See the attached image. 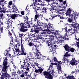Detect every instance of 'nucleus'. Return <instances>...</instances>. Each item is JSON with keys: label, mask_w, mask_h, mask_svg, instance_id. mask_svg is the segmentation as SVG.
<instances>
[{"label": "nucleus", "mask_w": 79, "mask_h": 79, "mask_svg": "<svg viewBox=\"0 0 79 79\" xmlns=\"http://www.w3.org/2000/svg\"><path fill=\"white\" fill-rule=\"evenodd\" d=\"M16 16V18H18V16H20V15H19V14H15Z\"/></svg>", "instance_id": "338daca9"}, {"label": "nucleus", "mask_w": 79, "mask_h": 79, "mask_svg": "<svg viewBox=\"0 0 79 79\" xmlns=\"http://www.w3.org/2000/svg\"><path fill=\"white\" fill-rule=\"evenodd\" d=\"M7 24H8L9 25H10H10H11V24H12V23L13 22V21H12L10 20V21L8 20V21H7Z\"/></svg>", "instance_id": "4c0bfd02"}, {"label": "nucleus", "mask_w": 79, "mask_h": 79, "mask_svg": "<svg viewBox=\"0 0 79 79\" xmlns=\"http://www.w3.org/2000/svg\"><path fill=\"white\" fill-rule=\"evenodd\" d=\"M21 51L22 53H24V52H25L26 50H25V49H24V47H23V44H22V41H21Z\"/></svg>", "instance_id": "aec40b11"}, {"label": "nucleus", "mask_w": 79, "mask_h": 79, "mask_svg": "<svg viewBox=\"0 0 79 79\" xmlns=\"http://www.w3.org/2000/svg\"><path fill=\"white\" fill-rule=\"evenodd\" d=\"M72 26H73V27H75L76 28H77V27L79 28V24L77 23H73Z\"/></svg>", "instance_id": "c756f323"}, {"label": "nucleus", "mask_w": 79, "mask_h": 79, "mask_svg": "<svg viewBox=\"0 0 79 79\" xmlns=\"http://www.w3.org/2000/svg\"><path fill=\"white\" fill-rule=\"evenodd\" d=\"M35 49L36 51H37L38 52L37 53H36V55L35 56H37V59H38V60H39V59H42V55L40 54V52H39V50L38 49H37V48H36Z\"/></svg>", "instance_id": "39448f33"}, {"label": "nucleus", "mask_w": 79, "mask_h": 79, "mask_svg": "<svg viewBox=\"0 0 79 79\" xmlns=\"http://www.w3.org/2000/svg\"><path fill=\"white\" fill-rule=\"evenodd\" d=\"M69 52V51H68V52H66L65 54L64 55V57H68V56H70V55L69 54V53H68Z\"/></svg>", "instance_id": "e433bc0d"}, {"label": "nucleus", "mask_w": 79, "mask_h": 79, "mask_svg": "<svg viewBox=\"0 0 79 79\" xmlns=\"http://www.w3.org/2000/svg\"><path fill=\"white\" fill-rule=\"evenodd\" d=\"M53 60L54 61V62H55V63H58V62H60L61 61H58V60L56 59V58L55 57L53 58Z\"/></svg>", "instance_id": "ea45409f"}, {"label": "nucleus", "mask_w": 79, "mask_h": 79, "mask_svg": "<svg viewBox=\"0 0 79 79\" xmlns=\"http://www.w3.org/2000/svg\"><path fill=\"white\" fill-rule=\"evenodd\" d=\"M45 77L47 78V79H53V76H52L51 74L49 75L48 77Z\"/></svg>", "instance_id": "473e14b6"}, {"label": "nucleus", "mask_w": 79, "mask_h": 79, "mask_svg": "<svg viewBox=\"0 0 79 79\" xmlns=\"http://www.w3.org/2000/svg\"><path fill=\"white\" fill-rule=\"evenodd\" d=\"M19 39H21V40H22V37H23L24 35H23V33H21L19 34Z\"/></svg>", "instance_id": "de8ad7c7"}, {"label": "nucleus", "mask_w": 79, "mask_h": 79, "mask_svg": "<svg viewBox=\"0 0 79 79\" xmlns=\"http://www.w3.org/2000/svg\"><path fill=\"white\" fill-rule=\"evenodd\" d=\"M43 10H44V11L43 10V11H44V12L45 13H47V8L45 7H44L43 8Z\"/></svg>", "instance_id": "09e8293b"}, {"label": "nucleus", "mask_w": 79, "mask_h": 79, "mask_svg": "<svg viewBox=\"0 0 79 79\" xmlns=\"http://www.w3.org/2000/svg\"><path fill=\"white\" fill-rule=\"evenodd\" d=\"M40 29H39V28H36L35 27V28L34 29V28H31V29L30 32H31L32 33L33 32H35V34H39V31H40Z\"/></svg>", "instance_id": "423d86ee"}, {"label": "nucleus", "mask_w": 79, "mask_h": 79, "mask_svg": "<svg viewBox=\"0 0 79 79\" xmlns=\"http://www.w3.org/2000/svg\"><path fill=\"white\" fill-rule=\"evenodd\" d=\"M38 39H41L43 41V42H44V40H44V38H42V37L41 36H40L39 37H38Z\"/></svg>", "instance_id": "3c124183"}, {"label": "nucleus", "mask_w": 79, "mask_h": 79, "mask_svg": "<svg viewBox=\"0 0 79 79\" xmlns=\"http://www.w3.org/2000/svg\"><path fill=\"white\" fill-rule=\"evenodd\" d=\"M1 1V6H0V10H7L5 8V5L6 3L4 2L5 0H0Z\"/></svg>", "instance_id": "20e7f679"}, {"label": "nucleus", "mask_w": 79, "mask_h": 79, "mask_svg": "<svg viewBox=\"0 0 79 79\" xmlns=\"http://www.w3.org/2000/svg\"><path fill=\"white\" fill-rule=\"evenodd\" d=\"M24 70H22L21 71L20 70H18V71H17V73H18V74L19 75L20 74H23L24 73Z\"/></svg>", "instance_id": "7c9ffc66"}, {"label": "nucleus", "mask_w": 79, "mask_h": 79, "mask_svg": "<svg viewBox=\"0 0 79 79\" xmlns=\"http://www.w3.org/2000/svg\"><path fill=\"white\" fill-rule=\"evenodd\" d=\"M52 34L54 35H59L60 34L58 33V31H55L53 32H51Z\"/></svg>", "instance_id": "2f4dec72"}, {"label": "nucleus", "mask_w": 79, "mask_h": 79, "mask_svg": "<svg viewBox=\"0 0 79 79\" xmlns=\"http://www.w3.org/2000/svg\"><path fill=\"white\" fill-rule=\"evenodd\" d=\"M8 4L9 5H11L13 4V2H12V1H10L8 3Z\"/></svg>", "instance_id": "4d7b16f0"}, {"label": "nucleus", "mask_w": 79, "mask_h": 79, "mask_svg": "<svg viewBox=\"0 0 79 79\" xmlns=\"http://www.w3.org/2000/svg\"><path fill=\"white\" fill-rule=\"evenodd\" d=\"M76 31V30L75 29H68V33L70 32L71 34H74Z\"/></svg>", "instance_id": "9b49d317"}, {"label": "nucleus", "mask_w": 79, "mask_h": 79, "mask_svg": "<svg viewBox=\"0 0 79 79\" xmlns=\"http://www.w3.org/2000/svg\"><path fill=\"white\" fill-rule=\"evenodd\" d=\"M44 27L45 29V28L46 27H47V29L49 28V27H48V24H47V23H45L44 24Z\"/></svg>", "instance_id": "a18cd8bd"}, {"label": "nucleus", "mask_w": 79, "mask_h": 79, "mask_svg": "<svg viewBox=\"0 0 79 79\" xmlns=\"http://www.w3.org/2000/svg\"><path fill=\"white\" fill-rule=\"evenodd\" d=\"M52 26H53V25H52V24H51L50 23H49L48 24V26H49V27H53L52 26Z\"/></svg>", "instance_id": "bf43d9fd"}, {"label": "nucleus", "mask_w": 79, "mask_h": 79, "mask_svg": "<svg viewBox=\"0 0 79 79\" xmlns=\"http://www.w3.org/2000/svg\"><path fill=\"white\" fill-rule=\"evenodd\" d=\"M6 12H7V10L0 9V19H2V18L3 17V14L2 13H6Z\"/></svg>", "instance_id": "9d476101"}, {"label": "nucleus", "mask_w": 79, "mask_h": 79, "mask_svg": "<svg viewBox=\"0 0 79 79\" xmlns=\"http://www.w3.org/2000/svg\"><path fill=\"white\" fill-rule=\"evenodd\" d=\"M43 74L44 76H46L45 77H48L50 74L49 73V72L48 71H44V72L43 73Z\"/></svg>", "instance_id": "bb28decb"}, {"label": "nucleus", "mask_w": 79, "mask_h": 79, "mask_svg": "<svg viewBox=\"0 0 79 79\" xmlns=\"http://www.w3.org/2000/svg\"><path fill=\"white\" fill-rule=\"evenodd\" d=\"M73 19L74 18H68V19L67 20V21L69 23H73Z\"/></svg>", "instance_id": "5701e85b"}, {"label": "nucleus", "mask_w": 79, "mask_h": 79, "mask_svg": "<svg viewBox=\"0 0 79 79\" xmlns=\"http://www.w3.org/2000/svg\"><path fill=\"white\" fill-rule=\"evenodd\" d=\"M12 11H13L14 13H18V12H19V11L18 10V8H17L15 10H13Z\"/></svg>", "instance_id": "49530a36"}, {"label": "nucleus", "mask_w": 79, "mask_h": 79, "mask_svg": "<svg viewBox=\"0 0 79 79\" xmlns=\"http://www.w3.org/2000/svg\"><path fill=\"white\" fill-rule=\"evenodd\" d=\"M64 29L65 32H66L67 33H68V31H67L68 30V28H67V27H65L64 28Z\"/></svg>", "instance_id": "052dcab7"}, {"label": "nucleus", "mask_w": 79, "mask_h": 79, "mask_svg": "<svg viewBox=\"0 0 79 79\" xmlns=\"http://www.w3.org/2000/svg\"><path fill=\"white\" fill-rule=\"evenodd\" d=\"M9 17L11 18L12 19H16V14H10L9 15Z\"/></svg>", "instance_id": "dca6fc26"}, {"label": "nucleus", "mask_w": 79, "mask_h": 79, "mask_svg": "<svg viewBox=\"0 0 79 79\" xmlns=\"http://www.w3.org/2000/svg\"><path fill=\"white\" fill-rule=\"evenodd\" d=\"M51 8H49V10L50 11H52V10H54L56 9V8H54V7H52V5H51Z\"/></svg>", "instance_id": "37998d69"}, {"label": "nucleus", "mask_w": 79, "mask_h": 79, "mask_svg": "<svg viewBox=\"0 0 79 79\" xmlns=\"http://www.w3.org/2000/svg\"><path fill=\"white\" fill-rule=\"evenodd\" d=\"M55 65L57 66V69L58 70V71L61 72V65L62 64V63H61V61L58 62V63H54Z\"/></svg>", "instance_id": "0eeeda50"}, {"label": "nucleus", "mask_w": 79, "mask_h": 79, "mask_svg": "<svg viewBox=\"0 0 79 79\" xmlns=\"http://www.w3.org/2000/svg\"><path fill=\"white\" fill-rule=\"evenodd\" d=\"M63 11H64V9H57V10H55V12L56 13H57V14H59V15H62L63 14Z\"/></svg>", "instance_id": "f8f14e48"}, {"label": "nucleus", "mask_w": 79, "mask_h": 79, "mask_svg": "<svg viewBox=\"0 0 79 79\" xmlns=\"http://www.w3.org/2000/svg\"><path fill=\"white\" fill-rule=\"evenodd\" d=\"M18 38L17 39V38H15V42H19V40H18Z\"/></svg>", "instance_id": "6e6d98bb"}, {"label": "nucleus", "mask_w": 79, "mask_h": 79, "mask_svg": "<svg viewBox=\"0 0 79 79\" xmlns=\"http://www.w3.org/2000/svg\"><path fill=\"white\" fill-rule=\"evenodd\" d=\"M69 36L68 35H64V37H63V39H64V40H69Z\"/></svg>", "instance_id": "a878e982"}, {"label": "nucleus", "mask_w": 79, "mask_h": 79, "mask_svg": "<svg viewBox=\"0 0 79 79\" xmlns=\"http://www.w3.org/2000/svg\"><path fill=\"white\" fill-rule=\"evenodd\" d=\"M36 26H37V27L39 26H41L42 25L41 24V22L40 20H37V24L36 25Z\"/></svg>", "instance_id": "f704fd0d"}, {"label": "nucleus", "mask_w": 79, "mask_h": 79, "mask_svg": "<svg viewBox=\"0 0 79 79\" xmlns=\"http://www.w3.org/2000/svg\"><path fill=\"white\" fill-rule=\"evenodd\" d=\"M35 12H37L38 10H39V8H40V7H38V6L36 5L35 6Z\"/></svg>", "instance_id": "c9c22d12"}, {"label": "nucleus", "mask_w": 79, "mask_h": 79, "mask_svg": "<svg viewBox=\"0 0 79 79\" xmlns=\"http://www.w3.org/2000/svg\"><path fill=\"white\" fill-rule=\"evenodd\" d=\"M59 17L61 19H64V17L63 16H60Z\"/></svg>", "instance_id": "774afa93"}, {"label": "nucleus", "mask_w": 79, "mask_h": 79, "mask_svg": "<svg viewBox=\"0 0 79 79\" xmlns=\"http://www.w3.org/2000/svg\"><path fill=\"white\" fill-rule=\"evenodd\" d=\"M63 4L65 6H64L65 8H66V6H67V4H66V1H65L64 2H63Z\"/></svg>", "instance_id": "c03bdc74"}, {"label": "nucleus", "mask_w": 79, "mask_h": 79, "mask_svg": "<svg viewBox=\"0 0 79 79\" xmlns=\"http://www.w3.org/2000/svg\"><path fill=\"white\" fill-rule=\"evenodd\" d=\"M64 48L65 50V51H69V49L70 48V47H69L68 44H65L64 46Z\"/></svg>", "instance_id": "6ab92c4d"}, {"label": "nucleus", "mask_w": 79, "mask_h": 79, "mask_svg": "<svg viewBox=\"0 0 79 79\" xmlns=\"http://www.w3.org/2000/svg\"><path fill=\"white\" fill-rule=\"evenodd\" d=\"M15 48V50H16L15 52L16 53H17V52H18V54H19V55H26V52H25L24 53H23V52H22V51H20V50H19V49L16 48Z\"/></svg>", "instance_id": "6e6552de"}, {"label": "nucleus", "mask_w": 79, "mask_h": 79, "mask_svg": "<svg viewBox=\"0 0 79 79\" xmlns=\"http://www.w3.org/2000/svg\"><path fill=\"white\" fill-rule=\"evenodd\" d=\"M28 72L25 71L22 74H21L20 77H24L25 76H26L27 75V74Z\"/></svg>", "instance_id": "c85d7f7f"}, {"label": "nucleus", "mask_w": 79, "mask_h": 79, "mask_svg": "<svg viewBox=\"0 0 79 79\" xmlns=\"http://www.w3.org/2000/svg\"><path fill=\"white\" fill-rule=\"evenodd\" d=\"M74 18H78V14H77L76 13H74Z\"/></svg>", "instance_id": "603ef678"}, {"label": "nucleus", "mask_w": 79, "mask_h": 79, "mask_svg": "<svg viewBox=\"0 0 79 79\" xmlns=\"http://www.w3.org/2000/svg\"><path fill=\"white\" fill-rule=\"evenodd\" d=\"M63 40L60 39H58L57 40H56V42L57 43V44H61L62 42H63Z\"/></svg>", "instance_id": "b1692460"}, {"label": "nucleus", "mask_w": 79, "mask_h": 79, "mask_svg": "<svg viewBox=\"0 0 79 79\" xmlns=\"http://www.w3.org/2000/svg\"><path fill=\"white\" fill-rule=\"evenodd\" d=\"M75 50V49L74 48H71L69 49V51H70L71 52H74Z\"/></svg>", "instance_id": "79ce46f5"}, {"label": "nucleus", "mask_w": 79, "mask_h": 79, "mask_svg": "<svg viewBox=\"0 0 79 79\" xmlns=\"http://www.w3.org/2000/svg\"><path fill=\"white\" fill-rule=\"evenodd\" d=\"M71 13V9L69 8L67 10L66 13V16H68V15Z\"/></svg>", "instance_id": "412c9836"}, {"label": "nucleus", "mask_w": 79, "mask_h": 79, "mask_svg": "<svg viewBox=\"0 0 79 79\" xmlns=\"http://www.w3.org/2000/svg\"><path fill=\"white\" fill-rule=\"evenodd\" d=\"M11 39L10 40V44H13V37L11 36V37L10 38Z\"/></svg>", "instance_id": "5fc2aeb1"}, {"label": "nucleus", "mask_w": 79, "mask_h": 79, "mask_svg": "<svg viewBox=\"0 0 79 79\" xmlns=\"http://www.w3.org/2000/svg\"><path fill=\"white\" fill-rule=\"evenodd\" d=\"M57 15H56V14H54L53 15V16L52 18V20L53 19V18H56V17H57Z\"/></svg>", "instance_id": "8fccbe9b"}, {"label": "nucleus", "mask_w": 79, "mask_h": 79, "mask_svg": "<svg viewBox=\"0 0 79 79\" xmlns=\"http://www.w3.org/2000/svg\"><path fill=\"white\" fill-rule=\"evenodd\" d=\"M49 71V74H54L55 73V71H54V69H52V70H50V69H48L47 71Z\"/></svg>", "instance_id": "72a5a7b5"}, {"label": "nucleus", "mask_w": 79, "mask_h": 79, "mask_svg": "<svg viewBox=\"0 0 79 79\" xmlns=\"http://www.w3.org/2000/svg\"><path fill=\"white\" fill-rule=\"evenodd\" d=\"M40 30H39V31H43V32H40V34H48V32H47V30L46 29H44V30H43L42 29V28L40 27Z\"/></svg>", "instance_id": "2eb2a0df"}, {"label": "nucleus", "mask_w": 79, "mask_h": 79, "mask_svg": "<svg viewBox=\"0 0 79 79\" xmlns=\"http://www.w3.org/2000/svg\"><path fill=\"white\" fill-rule=\"evenodd\" d=\"M27 24V26H28V28H30L31 27V25L32 24H33L32 22V20L31 21H27V22L26 23Z\"/></svg>", "instance_id": "f3484780"}, {"label": "nucleus", "mask_w": 79, "mask_h": 79, "mask_svg": "<svg viewBox=\"0 0 79 79\" xmlns=\"http://www.w3.org/2000/svg\"><path fill=\"white\" fill-rule=\"evenodd\" d=\"M58 3L56 2H54L52 4L51 6H52V7H54V8H56L55 7H57V6H58Z\"/></svg>", "instance_id": "cd10ccee"}, {"label": "nucleus", "mask_w": 79, "mask_h": 79, "mask_svg": "<svg viewBox=\"0 0 79 79\" xmlns=\"http://www.w3.org/2000/svg\"><path fill=\"white\" fill-rule=\"evenodd\" d=\"M25 60V62L29 63V59H25V60Z\"/></svg>", "instance_id": "e2e57ef3"}, {"label": "nucleus", "mask_w": 79, "mask_h": 79, "mask_svg": "<svg viewBox=\"0 0 79 79\" xmlns=\"http://www.w3.org/2000/svg\"><path fill=\"white\" fill-rule=\"evenodd\" d=\"M59 37H60V38H61V39H63V37L64 36V35H59Z\"/></svg>", "instance_id": "0e129e2a"}, {"label": "nucleus", "mask_w": 79, "mask_h": 79, "mask_svg": "<svg viewBox=\"0 0 79 79\" xmlns=\"http://www.w3.org/2000/svg\"><path fill=\"white\" fill-rule=\"evenodd\" d=\"M46 29L47 31V32H48V34H50V33H52V32H54V31H55V29H54V27H49V28H48Z\"/></svg>", "instance_id": "1a4fd4ad"}, {"label": "nucleus", "mask_w": 79, "mask_h": 79, "mask_svg": "<svg viewBox=\"0 0 79 79\" xmlns=\"http://www.w3.org/2000/svg\"><path fill=\"white\" fill-rule=\"evenodd\" d=\"M29 55H30V56H31V57H32V54L31 52H29Z\"/></svg>", "instance_id": "69168bd1"}, {"label": "nucleus", "mask_w": 79, "mask_h": 79, "mask_svg": "<svg viewBox=\"0 0 79 79\" xmlns=\"http://www.w3.org/2000/svg\"><path fill=\"white\" fill-rule=\"evenodd\" d=\"M0 30L1 31L0 32V36H1V34H1V33H3V27H1L0 29Z\"/></svg>", "instance_id": "a19ab883"}, {"label": "nucleus", "mask_w": 79, "mask_h": 79, "mask_svg": "<svg viewBox=\"0 0 79 79\" xmlns=\"http://www.w3.org/2000/svg\"><path fill=\"white\" fill-rule=\"evenodd\" d=\"M66 78L68 79H76L75 77L73 75H69L68 76L65 77Z\"/></svg>", "instance_id": "4be33fe9"}, {"label": "nucleus", "mask_w": 79, "mask_h": 79, "mask_svg": "<svg viewBox=\"0 0 79 79\" xmlns=\"http://www.w3.org/2000/svg\"><path fill=\"white\" fill-rule=\"evenodd\" d=\"M35 72L36 73H40L41 74L42 73V71H44V70L42 69H36V68H35Z\"/></svg>", "instance_id": "4468645a"}, {"label": "nucleus", "mask_w": 79, "mask_h": 79, "mask_svg": "<svg viewBox=\"0 0 79 79\" xmlns=\"http://www.w3.org/2000/svg\"><path fill=\"white\" fill-rule=\"evenodd\" d=\"M35 12L36 13V15H35V19H37V18H39V17L40 16V15H39V13L37 12V11H36V12Z\"/></svg>", "instance_id": "393cba45"}, {"label": "nucleus", "mask_w": 79, "mask_h": 79, "mask_svg": "<svg viewBox=\"0 0 79 79\" xmlns=\"http://www.w3.org/2000/svg\"><path fill=\"white\" fill-rule=\"evenodd\" d=\"M21 69H23V70L25 69L26 71H29V68H31V67L29 66L31 64L29 62H26L25 60H24L23 62H20Z\"/></svg>", "instance_id": "f03ea898"}, {"label": "nucleus", "mask_w": 79, "mask_h": 79, "mask_svg": "<svg viewBox=\"0 0 79 79\" xmlns=\"http://www.w3.org/2000/svg\"><path fill=\"white\" fill-rule=\"evenodd\" d=\"M12 8L13 9V10H16V6L14 4L13 6H12Z\"/></svg>", "instance_id": "864d4df0"}, {"label": "nucleus", "mask_w": 79, "mask_h": 79, "mask_svg": "<svg viewBox=\"0 0 79 79\" xmlns=\"http://www.w3.org/2000/svg\"><path fill=\"white\" fill-rule=\"evenodd\" d=\"M63 60L64 61V62H60V63H70V62L71 61H69L68 60V58H66L65 57H64L63 58Z\"/></svg>", "instance_id": "ddd939ff"}, {"label": "nucleus", "mask_w": 79, "mask_h": 79, "mask_svg": "<svg viewBox=\"0 0 79 79\" xmlns=\"http://www.w3.org/2000/svg\"><path fill=\"white\" fill-rule=\"evenodd\" d=\"M52 40H55V37L53 35H52L51 37H50L48 40L46 39L44 41L45 42H46L47 45L51 48L52 52H53L54 51H55L56 49L57 44L55 43H52L51 41H52Z\"/></svg>", "instance_id": "f257e3e1"}, {"label": "nucleus", "mask_w": 79, "mask_h": 79, "mask_svg": "<svg viewBox=\"0 0 79 79\" xmlns=\"http://www.w3.org/2000/svg\"><path fill=\"white\" fill-rule=\"evenodd\" d=\"M21 13L22 15H24V11L23 10L21 12Z\"/></svg>", "instance_id": "680f3d73"}, {"label": "nucleus", "mask_w": 79, "mask_h": 79, "mask_svg": "<svg viewBox=\"0 0 79 79\" xmlns=\"http://www.w3.org/2000/svg\"><path fill=\"white\" fill-rule=\"evenodd\" d=\"M28 45H29L30 47H31V46H32H32H34L35 48L36 47H35V45H34V44H33L31 42H30L29 43V44H28Z\"/></svg>", "instance_id": "58836bf2"}, {"label": "nucleus", "mask_w": 79, "mask_h": 79, "mask_svg": "<svg viewBox=\"0 0 79 79\" xmlns=\"http://www.w3.org/2000/svg\"><path fill=\"white\" fill-rule=\"evenodd\" d=\"M68 16H69V17H71L70 18H74L73 15L71 14H70Z\"/></svg>", "instance_id": "13d9d810"}, {"label": "nucleus", "mask_w": 79, "mask_h": 79, "mask_svg": "<svg viewBox=\"0 0 79 79\" xmlns=\"http://www.w3.org/2000/svg\"><path fill=\"white\" fill-rule=\"evenodd\" d=\"M26 22L24 23H21L20 24H18L19 26V32H27L28 31V29H27L28 27L27 26H26Z\"/></svg>", "instance_id": "7ed1b4c3"}, {"label": "nucleus", "mask_w": 79, "mask_h": 79, "mask_svg": "<svg viewBox=\"0 0 79 79\" xmlns=\"http://www.w3.org/2000/svg\"><path fill=\"white\" fill-rule=\"evenodd\" d=\"M31 26H30V27H34V28L35 29V28H36V29H41V27H37V26L36 25H35V23L34 24H31Z\"/></svg>", "instance_id": "a211bd4d"}]
</instances>
